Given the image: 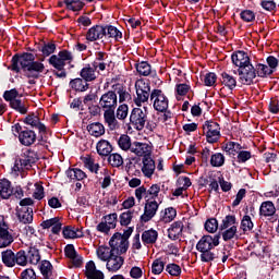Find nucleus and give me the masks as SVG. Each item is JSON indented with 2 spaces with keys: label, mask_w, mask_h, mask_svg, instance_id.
Here are the masks:
<instances>
[{
  "label": "nucleus",
  "mask_w": 279,
  "mask_h": 279,
  "mask_svg": "<svg viewBox=\"0 0 279 279\" xmlns=\"http://www.w3.org/2000/svg\"><path fill=\"white\" fill-rule=\"evenodd\" d=\"M110 246V253H109V259L107 260L106 267L108 271H111L112 274H117L119 269H121L125 263V258L121 256V248L114 245H109Z\"/></svg>",
  "instance_id": "obj_6"
},
{
  "label": "nucleus",
  "mask_w": 279,
  "mask_h": 279,
  "mask_svg": "<svg viewBox=\"0 0 279 279\" xmlns=\"http://www.w3.org/2000/svg\"><path fill=\"white\" fill-rule=\"evenodd\" d=\"M276 215V205L271 201H265L259 206L260 217H274Z\"/></svg>",
  "instance_id": "obj_28"
},
{
  "label": "nucleus",
  "mask_w": 279,
  "mask_h": 279,
  "mask_svg": "<svg viewBox=\"0 0 279 279\" xmlns=\"http://www.w3.org/2000/svg\"><path fill=\"white\" fill-rule=\"evenodd\" d=\"M132 232H134V227H129L123 234L116 232L109 240V245H114V247L120 248L121 253H126L130 248L129 239L132 236Z\"/></svg>",
  "instance_id": "obj_5"
},
{
  "label": "nucleus",
  "mask_w": 279,
  "mask_h": 279,
  "mask_svg": "<svg viewBox=\"0 0 279 279\" xmlns=\"http://www.w3.org/2000/svg\"><path fill=\"white\" fill-rule=\"evenodd\" d=\"M221 240V232L215 234V235H203L199 241L196 243V250L197 252H204L206 250H215V247H218Z\"/></svg>",
  "instance_id": "obj_13"
},
{
  "label": "nucleus",
  "mask_w": 279,
  "mask_h": 279,
  "mask_svg": "<svg viewBox=\"0 0 279 279\" xmlns=\"http://www.w3.org/2000/svg\"><path fill=\"white\" fill-rule=\"evenodd\" d=\"M38 162V153L33 149H26L19 159L15 160L14 168L17 171H23V169H32V165Z\"/></svg>",
  "instance_id": "obj_8"
},
{
  "label": "nucleus",
  "mask_w": 279,
  "mask_h": 279,
  "mask_svg": "<svg viewBox=\"0 0 279 279\" xmlns=\"http://www.w3.org/2000/svg\"><path fill=\"white\" fill-rule=\"evenodd\" d=\"M158 208H160L158 202L146 199L144 214L140 217V223H149L156 217Z\"/></svg>",
  "instance_id": "obj_15"
},
{
  "label": "nucleus",
  "mask_w": 279,
  "mask_h": 279,
  "mask_svg": "<svg viewBox=\"0 0 279 279\" xmlns=\"http://www.w3.org/2000/svg\"><path fill=\"white\" fill-rule=\"evenodd\" d=\"M239 222L236 221V216L234 215H227L222 220L219 230L223 232V230H228V228H232V226H236Z\"/></svg>",
  "instance_id": "obj_45"
},
{
  "label": "nucleus",
  "mask_w": 279,
  "mask_h": 279,
  "mask_svg": "<svg viewBox=\"0 0 279 279\" xmlns=\"http://www.w3.org/2000/svg\"><path fill=\"white\" fill-rule=\"evenodd\" d=\"M97 256L100 260L104 263H107V260L110 258V247L108 246H100L97 248Z\"/></svg>",
  "instance_id": "obj_56"
},
{
  "label": "nucleus",
  "mask_w": 279,
  "mask_h": 279,
  "mask_svg": "<svg viewBox=\"0 0 279 279\" xmlns=\"http://www.w3.org/2000/svg\"><path fill=\"white\" fill-rule=\"evenodd\" d=\"M255 76L266 78L269 75H274V70L269 69V65L257 63L255 66Z\"/></svg>",
  "instance_id": "obj_36"
},
{
  "label": "nucleus",
  "mask_w": 279,
  "mask_h": 279,
  "mask_svg": "<svg viewBox=\"0 0 279 279\" xmlns=\"http://www.w3.org/2000/svg\"><path fill=\"white\" fill-rule=\"evenodd\" d=\"M83 165L90 171V173H99L100 166L99 163H95V159H93L90 156L83 158Z\"/></svg>",
  "instance_id": "obj_46"
},
{
  "label": "nucleus",
  "mask_w": 279,
  "mask_h": 279,
  "mask_svg": "<svg viewBox=\"0 0 279 279\" xmlns=\"http://www.w3.org/2000/svg\"><path fill=\"white\" fill-rule=\"evenodd\" d=\"M21 279H36V271L33 268H26L24 269L21 275Z\"/></svg>",
  "instance_id": "obj_64"
},
{
  "label": "nucleus",
  "mask_w": 279,
  "mask_h": 279,
  "mask_svg": "<svg viewBox=\"0 0 279 279\" xmlns=\"http://www.w3.org/2000/svg\"><path fill=\"white\" fill-rule=\"evenodd\" d=\"M85 277L87 279H104L106 276L104 271L98 270L94 260H89L85 265Z\"/></svg>",
  "instance_id": "obj_20"
},
{
  "label": "nucleus",
  "mask_w": 279,
  "mask_h": 279,
  "mask_svg": "<svg viewBox=\"0 0 279 279\" xmlns=\"http://www.w3.org/2000/svg\"><path fill=\"white\" fill-rule=\"evenodd\" d=\"M150 101H153V108L157 112H167L169 110V98L162 89H153L150 93Z\"/></svg>",
  "instance_id": "obj_11"
},
{
  "label": "nucleus",
  "mask_w": 279,
  "mask_h": 279,
  "mask_svg": "<svg viewBox=\"0 0 279 279\" xmlns=\"http://www.w3.org/2000/svg\"><path fill=\"white\" fill-rule=\"evenodd\" d=\"M87 132L90 136L99 138V136H104V134H106V128L100 122H94L87 125Z\"/></svg>",
  "instance_id": "obj_31"
},
{
  "label": "nucleus",
  "mask_w": 279,
  "mask_h": 279,
  "mask_svg": "<svg viewBox=\"0 0 279 279\" xmlns=\"http://www.w3.org/2000/svg\"><path fill=\"white\" fill-rule=\"evenodd\" d=\"M211 167H223L226 165V156L221 153H215L210 157Z\"/></svg>",
  "instance_id": "obj_49"
},
{
  "label": "nucleus",
  "mask_w": 279,
  "mask_h": 279,
  "mask_svg": "<svg viewBox=\"0 0 279 279\" xmlns=\"http://www.w3.org/2000/svg\"><path fill=\"white\" fill-rule=\"evenodd\" d=\"M12 132L14 136H17L19 142L24 147H32V145H34V143H36V140L38 138L34 130L21 125V123H15L14 125H12Z\"/></svg>",
  "instance_id": "obj_4"
},
{
  "label": "nucleus",
  "mask_w": 279,
  "mask_h": 279,
  "mask_svg": "<svg viewBox=\"0 0 279 279\" xmlns=\"http://www.w3.org/2000/svg\"><path fill=\"white\" fill-rule=\"evenodd\" d=\"M104 219L109 228H111L112 230H114V228H117V221L119 219V216L117 215V213L109 214V215L105 216Z\"/></svg>",
  "instance_id": "obj_58"
},
{
  "label": "nucleus",
  "mask_w": 279,
  "mask_h": 279,
  "mask_svg": "<svg viewBox=\"0 0 279 279\" xmlns=\"http://www.w3.org/2000/svg\"><path fill=\"white\" fill-rule=\"evenodd\" d=\"M233 73L239 75L240 84L243 86H252L254 84V80H256V70L252 63L239 68L238 71H233Z\"/></svg>",
  "instance_id": "obj_12"
},
{
  "label": "nucleus",
  "mask_w": 279,
  "mask_h": 279,
  "mask_svg": "<svg viewBox=\"0 0 279 279\" xmlns=\"http://www.w3.org/2000/svg\"><path fill=\"white\" fill-rule=\"evenodd\" d=\"M85 38L88 43H97L104 38H113L116 43H119L123 38V33L110 24H96L87 31Z\"/></svg>",
  "instance_id": "obj_2"
},
{
  "label": "nucleus",
  "mask_w": 279,
  "mask_h": 279,
  "mask_svg": "<svg viewBox=\"0 0 279 279\" xmlns=\"http://www.w3.org/2000/svg\"><path fill=\"white\" fill-rule=\"evenodd\" d=\"M136 97L134 98L135 106H141L145 104V101H149V97H151V85L149 82H145V80H138L135 83Z\"/></svg>",
  "instance_id": "obj_7"
},
{
  "label": "nucleus",
  "mask_w": 279,
  "mask_h": 279,
  "mask_svg": "<svg viewBox=\"0 0 279 279\" xmlns=\"http://www.w3.org/2000/svg\"><path fill=\"white\" fill-rule=\"evenodd\" d=\"M70 88L75 93H86L90 88V84L82 77L72 78L69 83Z\"/></svg>",
  "instance_id": "obj_22"
},
{
  "label": "nucleus",
  "mask_w": 279,
  "mask_h": 279,
  "mask_svg": "<svg viewBox=\"0 0 279 279\" xmlns=\"http://www.w3.org/2000/svg\"><path fill=\"white\" fill-rule=\"evenodd\" d=\"M131 153L140 158H145V156H151V146L143 142H133Z\"/></svg>",
  "instance_id": "obj_19"
},
{
  "label": "nucleus",
  "mask_w": 279,
  "mask_h": 279,
  "mask_svg": "<svg viewBox=\"0 0 279 279\" xmlns=\"http://www.w3.org/2000/svg\"><path fill=\"white\" fill-rule=\"evenodd\" d=\"M241 228L243 232H250L254 230V222L252 221V217H250V215L243 216L241 220Z\"/></svg>",
  "instance_id": "obj_53"
},
{
  "label": "nucleus",
  "mask_w": 279,
  "mask_h": 279,
  "mask_svg": "<svg viewBox=\"0 0 279 279\" xmlns=\"http://www.w3.org/2000/svg\"><path fill=\"white\" fill-rule=\"evenodd\" d=\"M220 82L223 86L229 88V90H234L236 88V78L227 72L221 73Z\"/></svg>",
  "instance_id": "obj_37"
},
{
  "label": "nucleus",
  "mask_w": 279,
  "mask_h": 279,
  "mask_svg": "<svg viewBox=\"0 0 279 279\" xmlns=\"http://www.w3.org/2000/svg\"><path fill=\"white\" fill-rule=\"evenodd\" d=\"M231 62L232 64H234V66H238L239 69L247 66V64H252L250 56L243 50L234 51L231 54Z\"/></svg>",
  "instance_id": "obj_18"
},
{
  "label": "nucleus",
  "mask_w": 279,
  "mask_h": 279,
  "mask_svg": "<svg viewBox=\"0 0 279 279\" xmlns=\"http://www.w3.org/2000/svg\"><path fill=\"white\" fill-rule=\"evenodd\" d=\"M159 193H160V185L158 184H153L148 190H146L148 199H155V197H158Z\"/></svg>",
  "instance_id": "obj_63"
},
{
  "label": "nucleus",
  "mask_w": 279,
  "mask_h": 279,
  "mask_svg": "<svg viewBox=\"0 0 279 279\" xmlns=\"http://www.w3.org/2000/svg\"><path fill=\"white\" fill-rule=\"evenodd\" d=\"M240 19L244 21V23H254V21H256V13L252 10H243L240 13Z\"/></svg>",
  "instance_id": "obj_55"
},
{
  "label": "nucleus",
  "mask_w": 279,
  "mask_h": 279,
  "mask_svg": "<svg viewBox=\"0 0 279 279\" xmlns=\"http://www.w3.org/2000/svg\"><path fill=\"white\" fill-rule=\"evenodd\" d=\"M111 88L114 90L116 95H119L120 104H123V101H132V94L128 93V89L123 86V84H113Z\"/></svg>",
  "instance_id": "obj_25"
},
{
  "label": "nucleus",
  "mask_w": 279,
  "mask_h": 279,
  "mask_svg": "<svg viewBox=\"0 0 279 279\" xmlns=\"http://www.w3.org/2000/svg\"><path fill=\"white\" fill-rule=\"evenodd\" d=\"M204 229L206 232H209V234H215V232L219 230V221L217 218H209L205 221Z\"/></svg>",
  "instance_id": "obj_48"
},
{
  "label": "nucleus",
  "mask_w": 279,
  "mask_h": 279,
  "mask_svg": "<svg viewBox=\"0 0 279 279\" xmlns=\"http://www.w3.org/2000/svg\"><path fill=\"white\" fill-rule=\"evenodd\" d=\"M226 263L228 260V254L223 251H217L216 253L213 250L201 251V262L202 263Z\"/></svg>",
  "instance_id": "obj_14"
},
{
  "label": "nucleus",
  "mask_w": 279,
  "mask_h": 279,
  "mask_svg": "<svg viewBox=\"0 0 279 279\" xmlns=\"http://www.w3.org/2000/svg\"><path fill=\"white\" fill-rule=\"evenodd\" d=\"M14 243V235L10 233L7 227L0 228V250L3 247H10Z\"/></svg>",
  "instance_id": "obj_24"
},
{
  "label": "nucleus",
  "mask_w": 279,
  "mask_h": 279,
  "mask_svg": "<svg viewBox=\"0 0 279 279\" xmlns=\"http://www.w3.org/2000/svg\"><path fill=\"white\" fill-rule=\"evenodd\" d=\"M16 97H19V90L16 88H12V89L5 90L3 93V99L5 101H9V104L14 101L16 99Z\"/></svg>",
  "instance_id": "obj_61"
},
{
  "label": "nucleus",
  "mask_w": 279,
  "mask_h": 279,
  "mask_svg": "<svg viewBox=\"0 0 279 279\" xmlns=\"http://www.w3.org/2000/svg\"><path fill=\"white\" fill-rule=\"evenodd\" d=\"M27 253L24 250H20L15 254V265H20V267H25L27 266Z\"/></svg>",
  "instance_id": "obj_54"
},
{
  "label": "nucleus",
  "mask_w": 279,
  "mask_h": 279,
  "mask_svg": "<svg viewBox=\"0 0 279 279\" xmlns=\"http://www.w3.org/2000/svg\"><path fill=\"white\" fill-rule=\"evenodd\" d=\"M252 158V151L248 150H240L236 156V162L239 165H244V162H247Z\"/></svg>",
  "instance_id": "obj_59"
},
{
  "label": "nucleus",
  "mask_w": 279,
  "mask_h": 279,
  "mask_svg": "<svg viewBox=\"0 0 279 279\" xmlns=\"http://www.w3.org/2000/svg\"><path fill=\"white\" fill-rule=\"evenodd\" d=\"M158 241V231L156 229L145 230L142 233V243L144 245H154Z\"/></svg>",
  "instance_id": "obj_30"
},
{
  "label": "nucleus",
  "mask_w": 279,
  "mask_h": 279,
  "mask_svg": "<svg viewBox=\"0 0 279 279\" xmlns=\"http://www.w3.org/2000/svg\"><path fill=\"white\" fill-rule=\"evenodd\" d=\"M118 145L120 147V149H122L123 151H130L132 150V137H130V135L128 134H122L120 135L119 140H118Z\"/></svg>",
  "instance_id": "obj_43"
},
{
  "label": "nucleus",
  "mask_w": 279,
  "mask_h": 279,
  "mask_svg": "<svg viewBox=\"0 0 279 279\" xmlns=\"http://www.w3.org/2000/svg\"><path fill=\"white\" fill-rule=\"evenodd\" d=\"M183 231L184 223H182V221H174L168 229V239H170V241H178V239L182 236Z\"/></svg>",
  "instance_id": "obj_21"
},
{
  "label": "nucleus",
  "mask_w": 279,
  "mask_h": 279,
  "mask_svg": "<svg viewBox=\"0 0 279 279\" xmlns=\"http://www.w3.org/2000/svg\"><path fill=\"white\" fill-rule=\"evenodd\" d=\"M166 271L170 275V276H174L178 277L182 274V268L180 267V265L172 263V264H168L166 266Z\"/></svg>",
  "instance_id": "obj_57"
},
{
  "label": "nucleus",
  "mask_w": 279,
  "mask_h": 279,
  "mask_svg": "<svg viewBox=\"0 0 279 279\" xmlns=\"http://www.w3.org/2000/svg\"><path fill=\"white\" fill-rule=\"evenodd\" d=\"M10 108L12 110H15V112H19L20 114H27V107L25 104H23V100L15 98V100H12L9 102Z\"/></svg>",
  "instance_id": "obj_47"
},
{
  "label": "nucleus",
  "mask_w": 279,
  "mask_h": 279,
  "mask_svg": "<svg viewBox=\"0 0 279 279\" xmlns=\"http://www.w3.org/2000/svg\"><path fill=\"white\" fill-rule=\"evenodd\" d=\"M96 149L97 154L104 158V156H110L114 148L112 147V144L108 142V140H100L96 145Z\"/></svg>",
  "instance_id": "obj_29"
},
{
  "label": "nucleus",
  "mask_w": 279,
  "mask_h": 279,
  "mask_svg": "<svg viewBox=\"0 0 279 279\" xmlns=\"http://www.w3.org/2000/svg\"><path fill=\"white\" fill-rule=\"evenodd\" d=\"M99 106L102 110H117L118 97L114 89L109 90L101 95L99 99Z\"/></svg>",
  "instance_id": "obj_16"
},
{
  "label": "nucleus",
  "mask_w": 279,
  "mask_h": 279,
  "mask_svg": "<svg viewBox=\"0 0 279 279\" xmlns=\"http://www.w3.org/2000/svg\"><path fill=\"white\" fill-rule=\"evenodd\" d=\"M162 271H165V262L161 258H156L151 264V274L160 276Z\"/></svg>",
  "instance_id": "obj_52"
},
{
  "label": "nucleus",
  "mask_w": 279,
  "mask_h": 279,
  "mask_svg": "<svg viewBox=\"0 0 279 279\" xmlns=\"http://www.w3.org/2000/svg\"><path fill=\"white\" fill-rule=\"evenodd\" d=\"M216 83H217V74L215 72H208L204 76L205 86H215Z\"/></svg>",
  "instance_id": "obj_62"
},
{
  "label": "nucleus",
  "mask_w": 279,
  "mask_h": 279,
  "mask_svg": "<svg viewBox=\"0 0 279 279\" xmlns=\"http://www.w3.org/2000/svg\"><path fill=\"white\" fill-rule=\"evenodd\" d=\"M27 260L31 265H38L40 263V251L36 246L28 247Z\"/></svg>",
  "instance_id": "obj_38"
},
{
  "label": "nucleus",
  "mask_w": 279,
  "mask_h": 279,
  "mask_svg": "<svg viewBox=\"0 0 279 279\" xmlns=\"http://www.w3.org/2000/svg\"><path fill=\"white\" fill-rule=\"evenodd\" d=\"M175 217H178V210L173 207H168L165 211L160 213L159 221H162L163 223H171Z\"/></svg>",
  "instance_id": "obj_35"
},
{
  "label": "nucleus",
  "mask_w": 279,
  "mask_h": 279,
  "mask_svg": "<svg viewBox=\"0 0 279 279\" xmlns=\"http://www.w3.org/2000/svg\"><path fill=\"white\" fill-rule=\"evenodd\" d=\"M38 269L44 277V279H50L51 276L53 275V265L51 262L44 259L38 266Z\"/></svg>",
  "instance_id": "obj_33"
},
{
  "label": "nucleus",
  "mask_w": 279,
  "mask_h": 279,
  "mask_svg": "<svg viewBox=\"0 0 279 279\" xmlns=\"http://www.w3.org/2000/svg\"><path fill=\"white\" fill-rule=\"evenodd\" d=\"M134 217V211L126 210L120 215V226L128 228L130 223H132V219Z\"/></svg>",
  "instance_id": "obj_51"
},
{
  "label": "nucleus",
  "mask_w": 279,
  "mask_h": 279,
  "mask_svg": "<svg viewBox=\"0 0 279 279\" xmlns=\"http://www.w3.org/2000/svg\"><path fill=\"white\" fill-rule=\"evenodd\" d=\"M66 10H71L72 12H81V10H84V3L82 0H63Z\"/></svg>",
  "instance_id": "obj_42"
},
{
  "label": "nucleus",
  "mask_w": 279,
  "mask_h": 279,
  "mask_svg": "<svg viewBox=\"0 0 279 279\" xmlns=\"http://www.w3.org/2000/svg\"><path fill=\"white\" fill-rule=\"evenodd\" d=\"M2 263L5 267H14L15 264V254L12 250H7L1 253Z\"/></svg>",
  "instance_id": "obj_44"
},
{
  "label": "nucleus",
  "mask_w": 279,
  "mask_h": 279,
  "mask_svg": "<svg viewBox=\"0 0 279 279\" xmlns=\"http://www.w3.org/2000/svg\"><path fill=\"white\" fill-rule=\"evenodd\" d=\"M128 112H129V107L128 105L123 104L120 105L117 109V113L116 117L117 119H119L120 121H123L125 119H128Z\"/></svg>",
  "instance_id": "obj_60"
},
{
  "label": "nucleus",
  "mask_w": 279,
  "mask_h": 279,
  "mask_svg": "<svg viewBox=\"0 0 279 279\" xmlns=\"http://www.w3.org/2000/svg\"><path fill=\"white\" fill-rule=\"evenodd\" d=\"M154 171H156V161L151 159V155L143 157V167L142 172L146 178H151L154 175Z\"/></svg>",
  "instance_id": "obj_23"
},
{
  "label": "nucleus",
  "mask_w": 279,
  "mask_h": 279,
  "mask_svg": "<svg viewBox=\"0 0 279 279\" xmlns=\"http://www.w3.org/2000/svg\"><path fill=\"white\" fill-rule=\"evenodd\" d=\"M17 219L21 223H32V221H34V209L32 207H23L19 209Z\"/></svg>",
  "instance_id": "obj_26"
},
{
  "label": "nucleus",
  "mask_w": 279,
  "mask_h": 279,
  "mask_svg": "<svg viewBox=\"0 0 279 279\" xmlns=\"http://www.w3.org/2000/svg\"><path fill=\"white\" fill-rule=\"evenodd\" d=\"M25 125H31V128H36L39 134H47V125L40 122V117L36 112H29L24 119L20 120Z\"/></svg>",
  "instance_id": "obj_17"
},
{
  "label": "nucleus",
  "mask_w": 279,
  "mask_h": 279,
  "mask_svg": "<svg viewBox=\"0 0 279 279\" xmlns=\"http://www.w3.org/2000/svg\"><path fill=\"white\" fill-rule=\"evenodd\" d=\"M236 232H238V227L232 226V227L225 229L220 233V236H222L223 241H226V242L232 241V239H235V241H239V234H236Z\"/></svg>",
  "instance_id": "obj_41"
},
{
  "label": "nucleus",
  "mask_w": 279,
  "mask_h": 279,
  "mask_svg": "<svg viewBox=\"0 0 279 279\" xmlns=\"http://www.w3.org/2000/svg\"><path fill=\"white\" fill-rule=\"evenodd\" d=\"M135 69L138 75H143V77H149V75H151V64L147 61L135 63Z\"/></svg>",
  "instance_id": "obj_40"
},
{
  "label": "nucleus",
  "mask_w": 279,
  "mask_h": 279,
  "mask_svg": "<svg viewBox=\"0 0 279 279\" xmlns=\"http://www.w3.org/2000/svg\"><path fill=\"white\" fill-rule=\"evenodd\" d=\"M203 131L206 136L207 143H210L211 145H214V143H218L219 138H221V126H219V123L215 121H205L203 125Z\"/></svg>",
  "instance_id": "obj_10"
},
{
  "label": "nucleus",
  "mask_w": 279,
  "mask_h": 279,
  "mask_svg": "<svg viewBox=\"0 0 279 279\" xmlns=\"http://www.w3.org/2000/svg\"><path fill=\"white\" fill-rule=\"evenodd\" d=\"M12 193H14V189H12V182L8 179H3L0 181V198L1 199H10L12 197Z\"/></svg>",
  "instance_id": "obj_27"
},
{
  "label": "nucleus",
  "mask_w": 279,
  "mask_h": 279,
  "mask_svg": "<svg viewBox=\"0 0 279 279\" xmlns=\"http://www.w3.org/2000/svg\"><path fill=\"white\" fill-rule=\"evenodd\" d=\"M57 46L53 41L37 45V51L41 52V57L32 52L15 53L11 59V66L8 69L13 73H24L27 80H40V73H45V59L56 53Z\"/></svg>",
  "instance_id": "obj_1"
},
{
  "label": "nucleus",
  "mask_w": 279,
  "mask_h": 279,
  "mask_svg": "<svg viewBox=\"0 0 279 279\" xmlns=\"http://www.w3.org/2000/svg\"><path fill=\"white\" fill-rule=\"evenodd\" d=\"M108 162L113 168L119 169V167H123V157L117 153L108 155Z\"/></svg>",
  "instance_id": "obj_50"
},
{
  "label": "nucleus",
  "mask_w": 279,
  "mask_h": 279,
  "mask_svg": "<svg viewBox=\"0 0 279 279\" xmlns=\"http://www.w3.org/2000/svg\"><path fill=\"white\" fill-rule=\"evenodd\" d=\"M72 61L73 54L71 53V51L63 49L59 51L58 54L50 56V58L48 59V64L56 69L54 71H52L56 77L64 80L66 78V69H64L66 66V62Z\"/></svg>",
  "instance_id": "obj_3"
},
{
  "label": "nucleus",
  "mask_w": 279,
  "mask_h": 279,
  "mask_svg": "<svg viewBox=\"0 0 279 279\" xmlns=\"http://www.w3.org/2000/svg\"><path fill=\"white\" fill-rule=\"evenodd\" d=\"M63 239H83L84 232L77 233L75 231V227L73 226H65L62 230Z\"/></svg>",
  "instance_id": "obj_39"
},
{
  "label": "nucleus",
  "mask_w": 279,
  "mask_h": 279,
  "mask_svg": "<svg viewBox=\"0 0 279 279\" xmlns=\"http://www.w3.org/2000/svg\"><path fill=\"white\" fill-rule=\"evenodd\" d=\"M130 123L137 132L145 130L147 123V107L144 110L141 108H133L130 114Z\"/></svg>",
  "instance_id": "obj_9"
},
{
  "label": "nucleus",
  "mask_w": 279,
  "mask_h": 279,
  "mask_svg": "<svg viewBox=\"0 0 279 279\" xmlns=\"http://www.w3.org/2000/svg\"><path fill=\"white\" fill-rule=\"evenodd\" d=\"M80 77L88 84V82H95V80H97V74L88 63L80 71Z\"/></svg>",
  "instance_id": "obj_32"
},
{
  "label": "nucleus",
  "mask_w": 279,
  "mask_h": 279,
  "mask_svg": "<svg viewBox=\"0 0 279 279\" xmlns=\"http://www.w3.org/2000/svg\"><path fill=\"white\" fill-rule=\"evenodd\" d=\"M65 174L70 180H76L77 182H82V180H86V178H88L86 172L78 168H70L65 171Z\"/></svg>",
  "instance_id": "obj_34"
}]
</instances>
